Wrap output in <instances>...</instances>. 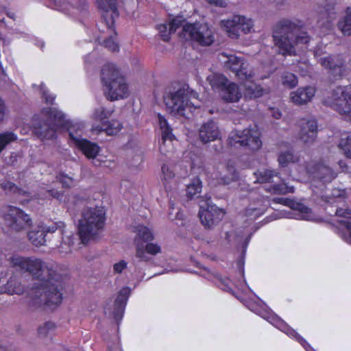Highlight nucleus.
I'll use <instances>...</instances> for the list:
<instances>
[{
  "label": "nucleus",
  "instance_id": "nucleus-1",
  "mask_svg": "<svg viewBox=\"0 0 351 351\" xmlns=\"http://www.w3.org/2000/svg\"><path fill=\"white\" fill-rule=\"evenodd\" d=\"M10 261L12 267L16 270L27 272L38 280L28 293L27 303L30 308L52 307L61 303V276L51 266L35 257L15 255Z\"/></svg>",
  "mask_w": 351,
  "mask_h": 351
},
{
  "label": "nucleus",
  "instance_id": "nucleus-2",
  "mask_svg": "<svg viewBox=\"0 0 351 351\" xmlns=\"http://www.w3.org/2000/svg\"><path fill=\"white\" fill-rule=\"evenodd\" d=\"M272 37L279 53L295 55V46L306 45L311 38L307 32L301 29L300 25L289 19H282L273 27Z\"/></svg>",
  "mask_w": 351,
  "mask_h": 351
},
{
  "label": "nucleus",
  "instance_id": "nucleus-3",
  "mask_svg": "<svg viewBox=\"0 0 351 351\" xmlns=\"http://www.w3.org/2000/svg\"><path fill=\"white\" fill-rule=\"evenodd\" d=\"M184 19L182 16H176L168 23L160 24L158 26L161 38L168 42L171 34L182 26L181 36L186 40H191L203 46H209L214 42L212 30L207 24L200 23L184 24Z\"/></svg>",
  "mask_w": 351,
  "mask_h": 351
},
{
  "label": "nucleus",
  "instance_id": "nucleus-4",
  "mask_svg": "<svg viewBox=\"0 0 351 351\" xmlns=\"http://www.w3.org/2000/svg\"><path fill=\"white\" fill-rule=\"evenodd\" d=\"M105 219V211L101 207H86L82 210L78 223L79 237L82 243L86 244L98 236L104 228Z\"/></svg>",
  "mask_w": 351,
  "mask_h": 351
},
{
  "label": "nucleus",
  "instance_id": "nucleus-5",
  "mask_svg": "<svg viewBox=\"0 0 351 351\" xmlns=\"http://www.w3.org/2000/svg\"><path fill=\"white\" fill-rule=\"evenodd\" d=\"M101 80L108 99L114 101L128 97V83L114 64L108 63L103 66Z\"/></svg>",
  "mask_w": 351,
  "mask_h": 351
},
{
  "label": "nucleus",
  "instance_id": "nucleus-6",
  "mask_svg": "<svg viewBox=\"0 0 351 351\" xmlns=\"http://www.w3.org/2000/svg\"><path fill=\"white\" fill-rule=\"evenodd\" d=\"M136 235L134 238L135 256L132 261V264L136 267L139 262H148L151 260L150 256H155L160 253L161 248L156 243H144L154 240L153 232L150 228L143 225H138L134 227Z\"/></svg>",
  "mask_w": 351,
  "mask_h": 351
},
{
  "label": "nucleus",
  "instance_id": "nucleus-7",
  "mask_svg": "<svg viewBox=\"0 0 351 351\" xmlns=\"http://www.w3.org/2000/svg\"><path fill=\"white\" fill-rule=\"evenodd\" d=\"M65 225L63 222L59 221L51 226H38V230H34L28 233L29 240L36 246H40L46 245V237L48 233H53L58 230V234L61 236V241L60 247L64 249V245H67L69 247L73 245V235H64L65 231L64 228Z\"/></svg>",
  "mask_w": 351,
  "mask_h": 351
},
{
  "label": "nucleus",
  "instance_id": "nucleus-8",
  "mask_svg": "<svg viewBox=\"0 0 351 351\" xmlns=\"http://www.w3.org/2000/svg\"><path fill=\"white\" fill-rule=\"evenodd\" d=\"M198 95L193 90L187 88H180L174 93H171L164 97V101L168 110L174 115H184V111L187 108H190L192 102H189L190 99H197Z\"/></svg>",
  "mask_w": 351,
  "mask_h": 351
},
{
  "label": "nucleus",
  "instance_id": "nucleus-9",
  "mask_svg": "<svg viewBox=\"0 0 351 351\" xmlns=\"http://www.w3.org/2000/svg\"><path fill=\"white\" fill-rule=\"evenodd\" d=\"M228 144L236 148L244 147L252 151L259 149L262 145L260 132L256 128H247L243 130H233L228 138Z\"/></svg>",
  "mask_w": 351,
  "mask_h": 351
},
{
  "label": "nucleus",
  "instance_id": "nucleus-10",
  "mask_svg": "<svg viewBox=\"0 0 351 351\" xmlns=\"http://www.w3.org/2000/svg\"><path fill=\"white\" fill-rule=\"evenodd\" d=\"M1 213L5 225L12 231L20 232L32 225L30 217L17 207L6 206L3 208Z\"/></svg>",
  "mask_w": 351,
  "mask_h": 351
},
{
  "label": "nucleus",
  "instance_id": "nucleus-11",
  "mask_svg": "<svg viewBox=\"0 0 351 351\" xmlns=\"http://www.w3.org/2000/svg\"><path fill=\"white\" fill-rule=\"evenodd\" d=\"M225 212L211 202L210 197H201L198 215L206 228H212L223 219Z\"/></svg>",
  "mask_w": 351,
  "mask_h": 351
},
{
  "label": "nucleus",
  "instance_id": "nucleus-12",
  "mask_svg": "<svg viewBox=\"0 0 351 351\" xmlns=\"http://www.w3.org/2000/svg\"><path fill=\"white\" fill-rule=\"evenodd\" d=\"M325 103L351 121V87H336L331 93V98L326 99Z\"/></svg>",
  "mask_w": 351,
  "mask_h": 351
},
{
  "label": "nucleus",
  "instance_id": "nucleus-13",
  "mask_svg": "<svg viewBox=\"0 0 351 351\" xmlns=\"http://www.w3.org/2000/svg\"><path fill=\"white\" fill-rule=\"evenodd\" d=\"M318 62L327 71L329 77L334 80L341 79L347 75L348 68L342 55L324 56L320 57Z\"/></svg>",
  "mask_w": 351,
  "mask_h": 351
},
{
  "label": "nucleus",
  "instance_id": "nucleus-14",
  "mask_svg": "<svg viewBox=\"0 0 351 351\" xmlns=\"http://www.w3.org/2000/svg\"><path fill=\"white\" fill-rule=\"evenodd\" d=\"M304 168L306 173L324 182H330L335 178L334 171L323 161L306 162L304 165Z\"/></svg>",
  "mask_w": 351,
  "mask_h": 351
},
{
  "label": "nucleus",
  "instance_id": "nucleus-15",
  "mask_svg": "<svg viewBox=\"0 0 351 351\" xmlns=\"http://www.w3.org/2000/svg\"><path fill=\"white\" fill-rule=\"evenodd\" d=\"M300 131L298 138L306 146L311 145L317 137V122L313 119H302L299 123Z\"/></svg>",
  "mask_w": 351,
  "mask_h": 351
},
{
  "label": "nucleus",
  "instance_id": "nucleus-16",
  "mask_svg": "<svg viewBox=\"0 0 351 351\" xmlns=\"http://www.w3.org/2000/svg\"><path fill=\"white\" fill-rule=\"evenodd\" d=\"M49 7L64 13L71 14V10L75 9L79 12H86L88 9L87 0H75L70 3L67 0H48Z\"/></svg>",
  "mask_w": 351,
  "mask_h": 351
},
{
  "label": "nucleus",
  "instance_id": "nucleus-17",
  "mask_svg": "<svg viewBox=\"0 0 351 351\" xmlns=\"http://www.w3.org/2000/svg\"><path fill=\"white\" fill-rule=\"evenodd\" d=\"M70 138L73 143L82 151V152L88 158H95L99 152V147L94 143L81 137V134L78 131L73 132L69 131Z\"/></svg>",
  "mask_w": 351,
  "mask_h": 351
},
{
  "label": "nucleus",
  "instance_id": "nucleus-18",
  "mask_svg": "<svg viewBox=\"0 0 351 351\" xmlns=\"http://www.w3.org/2000/svg\"><path fill=\"white\" fill-rule=\"evenodd\" d=\"M98 6L102 10V20L110 29L114 24V19L118 17L119 12L117 0H98Z\"/></svg>",
  "mask_w": 351,
  "mask_h": 351
},
{
  "label": "nucleus",
  "instance_id": "nucleus-19",
  "mask_svg": "<svg viewBox=\"0 0 351 351\" xmlns=\"http://www.w3.org/2000/svg\"><path fill=\"white\" fill-rule=\"evenodd\" d=\"M158 123L162 133V143L160 145V152L162 154H167L172 149L171 141L174 138L172 134V129L169 126L167 119L161 115L158 114Z\"/></svg>",
  "mask_w": 351,
  "mask_h": 351
},
{
  "label": "nucleus",
  "instance_id": "nucleus-20",
  "mask_svg": "<svg viewBox=\"0 0 351 351\" xmlns=\"http://www.w3.org/2000/svg\"><path fill=\"white\" fill-rule=\"evenodd\" d=\"M42 114L45 119L50 123L54 128H69L70 123L66 119V115L56 108H46L42 110ZM71 131V129H69Z\"/></svg>",
  "mask_w": 351,
  "mask_h": 351
},
{
  "label": "nucleus",
  "instance_id": "nucleus-21",
  "mask_svg": "<svg viewBox=\"0 0 351 351\" xmlns=\"http://www.w3.org/2000/svg\"><path fill=\"white\" fill-rule=\"evenodd\" d=\"M317 24L319 27L326 30L332 28V22L337 18V11L334 5L328 4L325 6H319L317 8Z\"/></svg>",
  "mask_w": 351,
  "mask_h": 351
},
{
  "label": "nucleus",
  "instance_id": "nucleus-22",
  "mask_svg": "<svg viewBox=\"0 0 351 351\" xmlns=\"http://www.w3.org/2000/svg\"><path fill=\"white\" fill-rule=\"evenodd\" d=\"M198 136L203 143L218 139L220 136V131L217 124L211 119L204 123L199 129Z\"/></svg>",
  "mask_w": 351,
  "mask_h": 351
},
{
  "label": "nucleus",
  "instance_id": "nucleus-23",
  "mask_svg": "<svg viewBox=\"0 0 351 351\" xmlns=\"http://www.w3.org/2000/svg\"><path fill=\"white\" fill-rule=\"evenodd\" d=\"M315 93V89L312 86L302 87L290 93V99L294 104L301 106L309 102Z\"/></svg>",
  "mask_w": 351,
  "mask_h": 351
},
{
  "label": "nucleus",
  "instance_id": "nucleus-24",
  "mask_svg": "<svg viewBox=\"0 0 351 351\" xmlns=\"http://www.w3.org/2000/svg\"><path fill=\"white\" fill-rule=\"evenodd\" d=\"M130 294V289L128 287H124L119 292V294L114 301L113 315L117 322L122 319Z\"/></svg>",
  "mask_w": 351,
  "mask_h": 351
},
{
  "label": "nucleus",
  "instance_id": "nucleus-25",
  "mask_svg": "<svg viewBox=\"0 0 351 351\" xmlns=\"http://www.w3.org/2000/svg\"><path fill=\"white\" fill-rule=\"evenodd\" d=\"M57 129L46 119L40 121L34 128L35 134L42 141L56 138Z\"/></svg>",
  "mask_w": 351,
  "mask_h": 351
},
{
  "label": "nucleus",
  "instance_id": "nucleus-26",
  "mask_svg": "<svg viewBox=\"0 0 351 351\" xmlns=\"http://www.w3.org/2000/svg\"><path fill=\"white\" fill-rule=\"evenodd\" d=\"M274 202L278 204L288 206L291 208L298 210L301 213V218L303 219H308L311 209L304 205L295 202V201L284 197H276L274 199Z\"/></svg>",
  "mask_w": 351,
  "mask_h": 351
},
{
  "label": "nucleus",
  "instance_id": "nucleus-27",
  "mask_svg": "<svg viewBox=\"0 0 351 351\" xmlns=\"http://www.w3.org/2000/svg\"><path fill=\"white\" fill-rule=\"evenodd\" d=\"M122 128V124L117 120H112L103 123L101 126L93 127L92 131L99 134L104 132L108 136H113L119 133Z\"/></svg>",
  "mask_w": 351,
  "mask_h": 351
},
{
  "label": "nucleus",
  "instance_id": "nucleus-28",
  "mask_svg": "<svg viewBox=\"0 0 351 351\" xmlns=\"http://www.w3.org/2000/svg\"><path fill=\"white\" fill-rule=\"evenodd\" d=\"M24 286L16 277H11L5 285L0 286V293H7L10 295H21L24 292Z\"/></svg>",
  "mask_w": 351,
  "mask_h": 351
},
{
  "label": "nucleus",
  "instance_id": "nucleus-29",
  "mask_svg": "<svg viewBox=\"0 0 351 351\" xmlns=\"http://www.w3.org/2000/svg\"><path fill=\"white\" fill-rule=\"evenodd\" d=\"M335 216L341 217L339 223L343 226L348 231V236L346 240L348 243L351 244V210L337 208L335 213Z\"/></svg>",
  "mask_w": 351,
  "mask_h": 351
},
{
  "label": "nucleus",
  "instance_id": "nucleus-30",
  "mask_svg": "<svg viewBox=\"0 0 351 351\" xmlns=\"http://www.w3.org/2000/svg\"><path fill=\"white\" fill-rule=\"evenodd\" d=\"M221 97L227 102H237L241 97V93L234 83H229L222 89Z\"/></svg>",
  "mask_w": 351,
  "mask_h": 351
},
{
  "label": "nucleus",
  "instance_id": "nucleus-31",
  "mask_svg": "<svg viewBox=\"0 0 351 351\" xmlns=\"http://www.w3.org/2000/svg\"><path fill=\"white\" fill-rule=\"evenodd\" d=\"M240 24L241 25V32L248 34L252 32L254 27V23L250 19H247L243 16L234 15L231 18V21L228 23L229 27H232L234 24Z\"/></svg>",
  "mask_w": 351,
  "mask_h": 351
},
{
  "label": "nucleus",
  "instance_id": "nucleus-32",
  "mask_svg": "<svg viewBox=\"0 0 351 351\" xmlns=\"http://www.w3.org/2000/svg\"><path fill=\"white\" fill-rule=\"evenodd\" d=\"M278 161L280 166L285 167L290 163L298 162L299 161V156L294 154L293 148L288 147L279 152Z\"/></svg>",
  "mask_w": 351,
  "mask_h": 351
},
{
  "label": "nucleus",
  "instance_id": "nucleus-33",
  "mask_svg": "<svg viewBox=\"0 0 351 351\" xmlns=\"http://www.w3.org/2000/svg\"><path fill=\"white\" fill-rule=\"evenodd\" d=\"M244 95L249 99H255L261 97L263 94V88L254 82L248 80L243 83Z\"/></svg>",
  "mask_w": 351,
  "mask_h": 351
},
{
  "label": "nucleus",
  "instance_id": "nucleus-34",
  "mask_svg": "<svg viewBox=\"0 0 351 351\" xmlns=\"http://www.w3.org/2000/svg\"><path fill=\"white\" fill-rule=\"evenodd\" d=\"M224 56V53H222ZM228 60L225 62V65L227 68L231 69L234 73L236 71H238L239 68L242 67V66L245 63V60L244 58L241 57H237L234 55L226 56Z\"/></svg>",
  "mask_w": 351,
  "mask_h": 351
},
{
  "label": "nucleus",
  "instance_id": "nucleus-35",
  "mask_svg": "<svg viewBox=\"0 0 351 351\" xmlns=\"http://www.w3.org/2000/svg\"><path fill=\"white\" fill-rule=\"evenodd\" d=\"M338 27L344 35H351V8L346 11V16L338 23Z\"/></svg>",
  "mask_w": 351,
  "mask_h": 351
},
{
  "label": "nucleus",
  "instance_id": "nucleus-36",
  "mask_svg": "<svg viewBox=\"0 0 351 351\" xmlns=\"http://www.w3.org/2000/svg\"><path fill=\"white\" fill-rule=\"evenodd\" d=\"M207 80L214 88H223L228 83L227 78L219 73H212L208 76Z\"/></svg>",
  "mask_w": 351,
  "mask_h": 351
},
{
  "label": "nucleus",
  "instance_id": "nucleus-37",
  "mask_svg": "<svg viewBox=\"0 0 351 351\" xmlns=\"http://www.w3.org/2000/svg\"><path fill=\"white\" fill-rule=\"evenodd\" d=\"M231 21V19L222 21V24L225 31L227 32L229 37L231 38L237 39L240 36L241 32V25L239 24H234L232 27H229L228 23Z\"/></svg>",
  "mask_w": 351,
  "mask_h": 351
},
{
  "label": "nucleus",
  "instance_id": "nucleus-38",
  "mask_svg": "<svg viewBox=\"0 0 351 351\" xmlns=\"http://www.w3.org/2000/svg\"><path fill=\"white\" fill-rule=\"evenodd\" d=\"M106 28L109 36L107 39L104 40V45L112 51H117L119 50V45L114 38V36H115L117 35V33L114 29V25L111 27V29H110L107 26Z\"/></svg>",
  "mask_w": 351,
  "mask_h": 351
},
{
  "label": "nucleus",
  "instance_id": "nucleus-39",
  "mask_svg": "<svg viewBox=\"0 0 351 351\" xmlns=\"http://www.w3.org/2000/svg\"><path fill=\"white\" fill-rule=\"evenodd\" d=\"M282 84L289 88H294L298 85V80L293 73L289 72H283L281 75Z\"/></svg>",
  "mask_w": 351,
  "mask_h": 351
},
{
  "label": "nucleus",
  "instance_id": "nucleus-40",
  "mask_svg": "<svg viewBox=\"0 0 351 351\" xmlns=\"http://www.w3.org/2000/svg\"><path fill=\"white\" fill-rule=\"evenodd\" d=\"M278 173L274 170L264 169L257 173V179L259 182H271L274 177H277Z\"/></svg>",
  "mask_w": 351,
  "mask_h": 351
},
{
  "label": "nucleus",
  "instance_id": "nucleus-41",
  "mask_svg": "<svg viewBox=\"0 0 351 351\" xmlns=\"http://www.w3.org/2000/svg\"><path fill=\"white\" fill-rule=\"evenodd\" d=\"M235 75L238 77L239 79L244 82L248 80H251V78L253 77L252 71L247 62L244 63L242 67L238 69V71L235 72Z\"/></svg>",
  "mask_w": 351,
  "mask_h": 351
},
{
  "label": "nucleus",
  "instance_id": "nucleus-42",
  "mask_svg": "<svg viewBox=\"0 0 351 351\" xmlns=\"http://www.w3.org/2000/svg\"><path fill=\"white\" fill-rule=\"evenodd\" d=\"M201 189L202 183L199 179H195L187 186L186 195L191 199L193 198L197 193H200Z\"/></svg>",
  "mask_w": 351,
  "mask_h": 351
},
{
  "label": "nucleus",
  "instance_id": "nucleus-43",
  "mask_svg": "<svg viewBox=\"0 0 351 351\" xmlns=\"http://www.w3.org/2000/svg\"><path fill=\"white\" fill-rule=\"evenodd\" d=\"M17 139V136L12 132L0 133V153L4 149L6 145Z\"/></svg>",
  "mask_w": 351,
  "mask_h": 351
},
{
  "label": "nucleus",
  "instance_id": "nucleus-44",
  "mask_svg": "<svg viewBox=\"0 0 351 351\" xmlns=\"http://www.w3.org/2000/svg\"><path fill=\"white\" fill-rule=\"evenodd\" d=\"M270 193L279 195H285L289 192L293 193V188H289L285 184H276L266 189Z\"/></svg>",
  "mask_w": 351,
  "mask_h": 351
},
{
  "label": "nucleus",
  "instance_id": "nucleus-45",
  "mask_svg": "<svg viewBox=\"0 0 351 351\" xmlns=\"http://www.w3.org/2000/svg\"><path fill=\"white\" fill-rule=\"evenodd\" d=\"M113 112V110H106L104 107L96 108L93 114V117L95 120L102 121L109 118Z\"/></svg>",
  "mask_w": 351,
  "mask_h": 351
},
{
  "label": "nucleus",
  "instance_id": "nucleus-46",
  "mask_svg": "<svg viewBox=\"0 0 351 351\" xmlns=\"http://www.w3.org/2000/svg\"><path fill=\"white\" fill-rule=\"evenodd\" d=\"M339 146L343 150L345 156L351 158V134L346 138H341Z\"/></svg>",
  "mask_w": 351,
  "mask_h": 351
},
{
  "label": "nucleus",
  "instance_id": "nucleus-47",
  "mask_svg": "<svg viewBox=\"0 0 351 351\" xmlns=\"http://www.w3.org/2000/svg\"><path fill=\"white\" fill-rule=\"evenodd\" d=\"M162 180L164 182V185L166 189H167V184L170 182L171 180L173 179L175 176L174 172L170 169V167L166 165H163L162 166Z\"/></svg>",
  "mask_w": 351,
  "mask_h": 351
},
{
  "label": "nucleus",
  "instance_id": "nucleus-48",
  "mask_svg": "<svg viewBox=\"0 0 351 351\" xmlns=\"http://www.w3.org/2000/svg\"><path fill=\"white\" fill-rule=\"evenodd\" d=\"M56 179L62 184V187L70 188L73 185V178L63 173H60L58 175H57Z\"/></svg>",
  "mask_w": 351,
  "mask_h": 351
},
{
  "label": "nucleus",
  "instance_id": "nucleus-49",
  "mask_svg": "<svg viewBox=\"0 0 351 351\" xmlns=\"http://www.w3.org/2000/svg\"><path fill=\"white\" fill-rule=\"evenodd\" d=\"M1 188L5 191V193H14L21 194L23 191L19 189L14 184L10 182H5L1 184Z\"/></svg>",
  "mask_w": 351,
  "mask_h": 351
},
{
  "label": "nucleus",
  "instance_id": "nucleus-50",
  "mask_svg": "<svg viewBox=\"0 0 351 351\" xmlns=\"http://www.w3.org/2000/svg\"><path fill=\"white\" fill-rule=\"evenodd\" d=\"M54 328V323L51 322H47L38 328V333L40 335L47 336L51 331H53Z\"/></svg>",
  "mask_w": 351,
  "mask_h": 351
},
{
  "label": "nucleus",
  "instance_id": "nucleus-51",
  "mask_svg": "<svg viewBox=\"0 0 351 351\" xmlns=\"http://www.w3.org/2000/svg\"><path fill=\"white\" fill-rule=\"evenodd\" d=\"M128 267V263L125 260H120L112 265L113 274H121Z\"/></svg>",
  "mask_w": 351,
  "mask_h": 351
},
{
  "label": "nucleus",
  "instance_id": "nucleus-52",
  "mask_svg": "<svg viewBox=\"0 0 351 351\" xmlns=\"http://www.w3.org/2000/svg\"><path fill=\"white\" fill-rule=\"evenodd\" d=\"M40 88L45 102L47 104H53L55 97L48 93V90H47L45 85L43 83L40 84Z\"/></svg>",
  "mask_w": 351,
  "mask_h": 351
},
{
  "label": "nucleus",
  "instance_id": "nucleus-53",
  "mask_svg": "<svg viewBox=\"0 0 351 351\" xmlns=\"http://www.w3.org/2000/svg\"><path fill=\"white\" fill-rule=\"evenodd\" d=\"M332 198L330 197V199L328 200L330 204H336L343 201V192L339 190H335L332 192Z\"/></svg>",
  "mask_w": 351,
  "mask_h": 351
},
{
  "label": "nucleus",
  "instance_id": "nucleus-54",
  "mask_svg": "<svg viewBox=\"0 0 351 351\" xmlns=\"http://www.w3.org/2000/svg\"><path fill=\"white\" fill-rule=\"evenodd\" d=\"M246 215L252 219H256L263 214V210L260 208L250 206L245 210Z\"/></svg>",
  "mask_w": 351,
  "mask_h": 351
},
{
  "label": "nucleus",
  "instance_id": "nucleus-55",
  "mask_svg": "<svg viewBox=\"0 0 351 351\" xmlns=\"http://www.w3.org/2000/svg\"><path fill=\"white\" fill-rule=\"evenodd\" d=\"M62 197L63 193L54 189L47 190L45 193V197L46 198L53 197L57 199H61Z\"/></svg>",
  "mask_w": 351,
  "mask_h": 351
},
{
  "label": "nucleus",
  "instance_id": "nucleus-56",
  "mask_svg": "<svg viewBox=\"0 0 351 351\" xmlns=\"http://www.w3.org/2000/svg\"><path fill=\"white\" fill-rule=\"evenodd\" d=\"M7 113L4 101L0 97V121H3Z\"/></svg>",
  "mask_w": 351,
  "mask_h": 351
},
{
  "label": "nucleus",
  "instance_id": "nucleus-57",
  "mask_svg": "<svg viewBox=\"0 0 351 351\" xmlns=\"http://www.w3.org/2000/svg\"><path fill=\"white\" fill-rule=\"evenodd\" d=\"M291 335L293 336L296 338V339L305 348L306 346H309L308 343L304 339H303L301 336H300L295 331L292 330L290 333Z\"/></svg>",
  "mask_w": 351,
  "mask_h": 351
},
{
  "label": "nucleus",
  "instance_id": "nucleus-58",
  "mask_svg": "<svg viewBox=\"0 0 351 351\" xmlns=\"http://www.w3.org/2000/svg\"><path fill=\"white\" fill-rule=\"evenodd\" d=\"M209 3L213 4L220 8H225L227 5L224 0H206Z\"/></svg>",
  "mask_w": 351,
  "mask_h": 351
},
{
  "label": "nucleus",
  "instance_id": "nucleus-59",
  "mask_svg": "<svg viewBox=\"0 0 351 351\" xmlns=\"http://www.w3.org/2000/svg\"><path fill=\"white\" fill-rule=\"evenodd\" d=\"M219 286L221 289L226 291H228L230 289L228 280H220Z\"/></svg>",
  "mask_w": 351,
  "mask_h": 351
},
{
  "label": "nucleus",
  "instance_id": "nucleus-60",
  "mask_svg": "<svg viewBox=\"0 0 351 351\" xmlns=\"http://www.w3.org/2000/svg\"><path fill=\"white\" fill-rule=\"evenodd\" d=\"M272 116L278 119L281 117V112L278 110H273Z\"/></svg>",
  "mask_w": 351,
  "mask_h": 351
},
{
  "label": "nucleus",
  "instance_id": "nucleus-61",
  "mask_svg": "<svg viewBox=\"0 0 351 351\" xmlns=\"http://www.w3.org/2000/svg\"><path fill=\"white\" fill-rule=\"evenodd\" d=\"M5 14L10 19H13V20H15L16 19V16H15V14L14 12H11L10 11H8L6 10L5 11Z\"/></svg>",
  "mask_w": 351,
  "mask_h": 351
},
{
  "label": "nucleus",
  "instance_id": "nucleus-62",
  "mask_svg": "<svg viewBox=\"0 0 351 351\" xmlns=\"http://www.w3.org/2000/svg\"><path fill=\"white\" fill-rule=\"evenodd\" d=\"M108 351H121V350L118 346H117L114 348H109Z\"/></svg>",
  "mask_w": 351,
  "mask_h": 351
},
{
  "label": "nucleus",
  "instance_id": "nucleus-63",
  "mask_svg": "<svg viewBox=\"0 0 351 351\" xmlns=\"http://www.w3.org/2000/svg\"><path fill=\"white\" fill-rule=\"evenodd\" d=\"M236 177H237V176L235 174H232V178L230 179H228V181H225V182L228 184L229 182V180H234L236 178Z\"/></svg>",
  "mask_w": 351,
  "mask_h": 351
},
{
  "label": "nucleus",
  "instance_id": "nucleus-64",
  "mask_svg": "<svg viewBox=\"0 0 351 351\" xmlns=\"http://www.w3.org/2000/svg\"><path fill=\"white\" fill-rule=\"evenodd\" d=\"M0 22H1V23H5V19H1V20H0Z\"/></svg>",
  "mask_w": 351,
  "mask_h": 351
}]
</instances>
